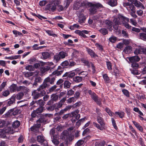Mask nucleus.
<instances>
[{
	"mask_svg": "<svg viewBox=\"0 0 146 146\" xmlns=\"http://www.w3.org/2000/svg\"><path fill=\"white\" fill-rule=\"evenodd\" d=\"M113 21L114 23L113 27L115 30L117 29L118 25H121L122 23L123 25L127 28L129 29L131 27L127 23L129 22V19L121 15H118L117 17L115 18Z\"/></svg>",
	"mask_w": 146,
	"mask_h": 146,
	"instance_id": "1",
	"label": "nucleus"
},
{
	"mask_svg": "<svg viewBox=\"0 0 146 146\" xmlns=\"http://www.w3.org/2000/svg\"><path fill=\"white\" fill-rule=\"evenodd\" d=\"M97 121L100 125L97 123L94 122L93 124L94 126L101 131L105 130L106 128L105 123L103 118L100 116H98Z\"/></svg>",
	"mask_w": 146,
	"mask_h": 146,
	"instance_id": "2",
	"label": "nucleus"
},
{
	"mask_svg": "<svg viewBox=\"0 0 146 146\" xmlns=\"http://www.w3.org/2000/svg\"><path fill=\"white\" fill-rule=\"evenodd\" d=\"M103 7L102 5L99 3H91L89 9L90 15H93L98 13V9Z\"/></svg>",
	"mask_w": 146,
	"mask_h": 146,
	"instance_id": "3",
	"label": "nucleus"
},
{
	"mask_svg": "<svg viewBox=\"0 0 146 146\" xmlns=\"http://www.w3.org/2000/svg\"><path fill=\"white\" fill-rule=\"evenodd\" d=\"M66 53L64 52L61 51L58 54H57L54 55V60L57 62L61 59L64 58L66 56Z\"/></svg>",
	"mask_w": 146,
	"mask_h": 146,
	"instance_id": "4",
	"label": "nucleus"
},
{
	"mask_svg": "<svg viewBox=\"0 0 146 146\" xmlns=\"http://www.w3.org/2000/svg\"><path fill=\"white\" fill-rule=\"evenodd\" d=\"M43 109L42 107L38 108L36 110H34L31 113V116L33 118L36 117H39L41 115V113L43 111Z\"/></svg>",
	"mask_w": 146,
	"mask_h": 146,
	"instance_id": "5",
	"label": "nucleus"
},
{
	"mask_svg": "<svg viewBox=\"0 0 146 146\" xmlns=\"http://www.w3.org/2000/svg\"><path fill=\"white\" fill-rule=\"evenodd\" d=\"M47 84H42L37 89V90L39 92L41 97L44 96L46 94V91L44 89L47 87Z\"/></svg>",
	"mask_w": 146,
	"mask_h": 146,
	"instance_id": "6",
	"label": "nucleus"
},
{
	"mask_svg": "<svg viewBox=\"0 0 146 146\" xmlns=\"http://www.w3.org/2000/svg\"><path fill=\"white\" fill-rule=\"evenodd\" d=\"M45 104V102L43 101L42 99L39 100L37 101H33L30 103V105L31 106H33L36 107V105H37L38 104L40 106L39 108L42 107L44 110V107L43 106Z\"/></svg>",
	"mask_w": 146,
	"mask_h": 146,
	"instance_id": "7",
	"label": "nucleus"
},
{
	"mask_svg": "<svg viewBox=\"0 0 146 146\" xmlns=\"http://www.w3.org/2000/svg\"><path fill=\"white\" fill-rule=\"evenodd\" d=\"M36 139L37 141L40 143L41 145H43L44 146H48L47 141L44 137L42 135L37 136Z\"/></svg>",
	"mask_w": 146,
	"mask_h": 146,
	"instance_id": "8",
	"label": "nucleus"
},
{
	"mask_svg": "<svg viewBox=\"0 0 146 146\" xmlns=\"http://www.w3.org/2000/svg\"><path fill=\"white\" fill-rule=\"evenodd\" d=\"M58 98V95L56 94H52L50 96L51 100L47 102V104L50 105L54 103V102L57 101Z\"/></svg>",
	"mask_w": 146,
	"mask_h": 146,
	"instance_id": "9",
	"label": "nucleus"
},
{
	"mask_svg": "<svg viewBox=\"0 0 146 146\" xmlns=\"http://www.w3.org/2000/svg\"><path fill=\"white\" fill-rule=\"evenodd\" d=\"M75 75V72L73 71H70L66 72L62 76L63 77H67L68 79L72 78Z\"/></svg>",
	"mask_w": 146,
	"mask_h": 146,
	"instance_id": "10",
	"label": "nucleus"
},
{
	"mask_svg": "<svg viewBox=\"0 0 146 146\" xmlns=\"http://www.w3.org/2000/svg\"><path fill=\"white\" fill-rule=\"evenodd\" d=\"M40 117L39 119L37 120V123H42L43 124H45L46 123L47 119L46 117L44 115H42L40 116Z\"/></svg>",
	"mask_w": 146,
	"mask_h": 146,
	"instance_id": "11",
	"label": "nucleus"
},
{
	"mask_svg": "<svg viewBox=\"0 0 146 146\" xmlns=\"http://www.w3.org/2000/svg\"><path fill=\"white\" fill-rule=\"evenodd\" d=\"M86 50L88 54L90 56L91 58H95L96 57H98V55L92 49L88 47H86Z\"/></svg>",
	"mask_w": 146,
	"mask_h": 146,
	"instance_id": "12",
	"label": "nucleus"
},
{
	"mask_svg": "<svg viewBox=\"0 0 146 146\" xmlns=\"http://www.w3.org/2000/svg\"><path fill=\"white\" fill-rule=\"evenodd\" d=\"M15 100L12 96L10 99L8 100L5 102V103L7 104L6 106H11V105L15 103Z\"/></svg>",
	"mask_w": 146,
	"mask_h": 146,
	"instance_id": "13",
	"label": "nucleus"
},
{
	"mask_svg": "<svg viewBox=\"0 0 146 146\" xmlns=\"http://www.w3.org/2000/svg\"><path fill=\"white\" fill-rule=\"evenodd\" d=\"M123 6L125 7L129 11L130 10H133V8H134V6L132 4L129 3L128 2H124Z\"/></svg>",
	"mask_w": 146,
	"mask_h": 146,
	"instance_id": "14",
	"label": "nucleus"
},
{
	"mask_svg": "<svg viewBox=\"0 0 146 146\" xmlns=\"http://www.w3.org/2000/svg\"><path fill=\"white\" fill-rule=\"evenodd\" d=\"M129 60L131 62L134 63L139 61L140 60V58L138 56H135L130 57Z\"/></svg>",
	"mask_w": 146,
	"mask_h": 146,
	"instance_id": "15",
	"label": "nucleus"
},
{
	"mask_svg": "<svg viewBox=\"0 0 146 146\" xmlns=\"http://www.w3.org/2000/svg\"><path fill=\"white\" fill-rule=\"evenodd\" d=\"M62 134V135L61 136V138L62 139L65 140L70 138V134L66 130L63 131Z\"/></svg>",
	"mask_w": 146,
	"mask_h": 146,
	"instance_id": "16",
	"label": "nucleus"
},
{
	"mask_svg": "<svg viewBox=\"0 0 146 146\" xmlns=\"http://www.w3.org/2000/svg\"><path fill=\"white\" fill-rule=\"evenodd\" d=\"M32 96L34 100H36L39 98H40L39 92H37V90H35L32 93Z\"/></svg>",
	"mask_w": 146,
	"mask_h": 146,
	"instance_id": "17",
	"label": "nucleus"
},
{
	"mask_svg": "<svg viewBox=\"0 0 146 146\" xmlns=\"http://www.w3.org/2000/svg\"><path fill=\"white\" fill-rule=\"evenodd\" d=\"M24 95V93L23 92H21L16 94H14L13 96L15 100L16 98L17 100H20L22 98Z\"/></svg>",
	"mask_w": 146,
	"mask_h": 146,
	"instance_id": "18",
	"label": "nucleus"
},
{
	"mask_svg": "<svg viewBox=\"0 0 146 146\" xmlns=\"http://www.w3.org/2000/svg\"><path fill=\"white\" fill-rule=\"evenodd\" d=\"M42 81L41 78L39 76L36 77L35 79L34 82L33 84V86L35 87L36 86L38 85V83H40Z\"/></svg>",
	"mask_w": 146,
	"mask_h": 146,
	"instance_id": "19",
	"label": "nucleus"
},
{
	"mask_svg": "<svg viewBox=\"0 0 146 146\" xmlns=\"http://www.w3.org/2000/svg\"><path fill=\"white\" fill-rule=\"evenodd\" d=\"M91 137L90 135H88L85 137L84 138V139H80L76 143V145L78 146H80L82 145L84 142V139H89Z\"/></svg>",
	"mask_w": 146,
	"mask_h": 146,
	"instance_id": "20",
	"label": "nucleus"
},
{
	"mask_svg": "<svg viewBox=\"0 0 146 146\" xmlns=\"http://www.w3.org/2000/svg\"><path fill=\"white\" fill-rule=\"evenodd\" d=\"M57 6L52 3L51 5H47V8L50 11H54L56 9Z\"/></svg>",
	"mask_w": 146,
	"mask_h": 146,
	"instance_id": "21",
	"label": "nucleus"
},
{
	"mask_svg": "<svg viewBox=\"0 0 146 146\" xmlns=\"http://www.w3.org/2000/svg\"><path fill=\"white\" fill-rule=\"evenodd\" d=\"M105 24L106 25V27L110 31L112 29V22L109 20H106L105 21Z\"/></svg>",
	"mask_w": 146,
	"mask_h": 146,
	"instance_id": "22",
	"label": "nucleus"
},
{
	"mask_svg": "<svg viewBox=\"0 0 146 146\" xmlns=\"http://www.w3.org/2000/svg\"><path fill=\"white\" fill-rule=\"evenodd\" d=\"M105 24L106 25V27L110 31L112 29V22L109 20H106L105 21Z\"/></svg>",
	"mask_w": 146,
	"mask_h": 146,
	"instance_id": "23",
	"label": "nucleus"
},
{
	"mask_svg": "<svg viewBox=\"0 0 146 146\" xmlns=\"http://www.w3.org/2000/svg\"><path fill=\"white\" fill-rule=\"evenodd\" d=\"M132 48L131 46H126L124 48L123 52L125 54H129L131 52Z\"/></svg>",
	"mask_w": 146,
	"mask_h": 146,
	"instance_id": "24",
	"label": "nucleus"
},
{
	"mask_svg": "<svg viewBox=\"0 0 146 146\" xmlns=\"http://www.w3.org/2000/svg\"><path fill=\"white\" fill-rule=\"evenodd\" d=\"M131 42L130 40H123L122 42L119 43L117 46H122V45L129 44L131 45Z\"/></svg>",
	"mask_w": 146,
	"mask_h": 146,
	"instance_id": "25",
	"label": "nucleus"
},
{
	"mask_svg": "<svg viewBox=\"0 0 146 146\" xmlns=\"http://www.w3.org/2000/svg\"><path fill=\"white\" fill-rule=\"evenodd\" d=\"M102 77L105 83H108L110 82L111 80L107 74L103 75Z\"/></svg>",
	"mask_w": 146,
	"mask_h": 146,
	"instance_id": "26",
	"label": "nucleus"
},
{
	"mask_svg": "<svg viewBox=\"0 0 146 146\" xmlns=\"http://www.w3.org/2000/svg\"><path fill=\"white\" fill-rule=\"evenodd\" d=\"M108 4L111 7H115L117 4V0H110L108 2Z\"/></svg>",
	"mask_w": 146,
	"mask_h": 146,
	"instance_id": "27",
	"label": "nucleus"
},
{
	"mask_svg": "<svg viewBox=\"0 0 146 146\" xmlns=\"http://www.w3.org/2000/svg\"><path fill=\"white\" fill-rule=\"evenodd\" d=\"M64 71V70H62L60 71H58V70H56L54 71L52 73V74L54 75V77H56V76H58L60 75Z\"/></svg>",
	"mask_w": 146,
	"mask_h": 146,
	"instance_id": "28",
	"label": "nucleus"
},
{
	"mask_svg": "<svg viewBox=\"0 0 146 146\" xmlns=\"http://www.w3.org/2000/svg\"><path fill=\"white\" fill-rule=\"evenodd\" d=\"M133 4H134L137 7H141L143 9H145V7L143 4L140 1H137V0Z\"/></svg>",
	"mask_w": 146,
	"mask_h": 146,
	"instance_id": "29",
	"label": "nucleus"
},
{
	"mask_svg": "<svg viewBox=\"0 0 146 146\" xmlns=\"http://www.w3.org/2000/svg\"><path fill=\"white\" fill-rule=\"evenodd\" d=\"M115 116L117 117V116L116 115H117L119 116V117L121 118H122L125 117V113L121 111V112H119L116 111L115 112Z\"/></svg>",
	"mask_w": 146,
	"mask_h": 146,
	"instance_id": "30",
	"label": "nucleus"
},
{
	"mask_svg": "<svg viewBox=\"0 0 146 146\" xmlns=\"http://www.w3.org/2000/svg\"><path fill=\"white\" fill-rule=\"evenodd\" d=\"M50 69V67L49 66H46L40 68V71L42 73H44L45 72L49 70Z\"/></svg>",
	"mask_w": 146,
	"mask_h": 146,
	"instance_id": "31",
	"label": "nucleus"
},
{
	"mask_svg": "<svg viewBox=\"0 0 146 146\" xmlns=\"http://www.w3.org/2000/svg\"><path fill=\"white\" fill-rule=\"evenodd\" d=\"M20 124V122L18 120H16L13 122L12 124V127L14 128H17L19 127Z\"/></svg>",
	"mask_w": 146,
	"mask_h": 146,
	"instance_id": "32",
	"label": "nucleus"
},
{
	"mask_svg": "<svg viewBox=\"0 0 146 146\" xmlns=\"http://www.w3.org/2000/svg\"><path fill=\"white\" fill-rule=\"evenodd\" d=\"M63 85H64V88L67 89L70 87L71 85V83L68 81L66 80L64 81Z\"/></svg>",
	"mask_w": 146,
	"mask_h": 146,
	"instance_id": "33",
	"label": "nucleus"
},
{
	"mask_svg": "<svg viewBox=\"0 0 146 146\" xmlns=\"http://www.w3.org/2000/svg\"><path fill=\"white\" fill-rule=\"evenodd\" d=\"M13 109H11L9 110L5 115V117H8L13 115Z\"/></svg>",
	"mask_w": 146,
	"mask_h": 146,
	"instance_id": "34",
	"label": "nucleus"
},
{
	"mask_svg": "<svg viewBox=\"0 0 146 146\" xmlns=\"http://www.w3.org/2000/svg\"><path fill=\"white\" fill-rule=\"evenodd\" d=\"M73 81L76 82H79L82 81V77L79 76H76L73 78Z\"/></svg>",
	"mask_w": 146,
	"mask_h": 146,
	"instance_id": "35",
	"label": "nucleus"
},
{
	"mask_svg": "<svg viewBox=\"0 0 146 146\" xmlns=\"http://www.w3.org/2000/svg\"><path fill=\"white\" fill-rule=\"evenodd\" d=\"M42 58L44 59L48 58L50 56V54L48 52H43L42 53Z\"/></svg>",
	"mask_w": 146,
	"mask_h": 146,
	"instance_id": "36",
	"label": "nucleus"
},
{
	"mask_svg": "<svg viewBox=\"0 0 146 146\" xmlns=\"http://www.w3.org/2000/svg\"><path fill=\"white\" fill-rule=\"evenodd\" d=\"M12 109H13V110H12L13 113H13V115L14 116L17 115L20 113V110L17 108H12Z\"/></svg>",
	"mask_w": 146,
	"mask_h": 146,
	"instance_id": "37",
	"label": "nucleus"
},
{
	"mask_svg": "<svg viewBox=\"0 0 146 146\" xmlns=\"http://www.w3.org/2000/svg\"><path fill=\"white\" fill-rule=\"evenodd\" d=\"M46 32L50 36H52L53 37L57 36V35L54 33V32L52 31L51 30H46Z\"/></svg>",
	"mask_w": 146,
	"mask_h": 146,
	"instance_id": "38",
	"label": "nucleus"
},
{
	"mask_svg": "<svg viewBox=\"0 0 146 146\" xmlns=\"http://www.w3.org/2000/svg\"><path fill=\"white\" fill-rule=\"evenodd\" d=\"M105 111L110 116H112L113 115H115V113L112 112L110 109L108 108H106L105 109Z\"/></svg>",
	"mask_w": 146,
	"mask_h": 146,
	"instance_id": "39",
	"label": "nucleus"
},
{
	"mask_svg": "<svg viewBox=\"0 0 146 146\" xmlns=\"http://www.w3.org/2000/svg\"><path fill=\"white\" fill-rule=\"evenodd\" d=\"M54 104H55L56 105V111H58L59 108H61L63 105L59 102H58V103Z\"/></svg>",
	"mask_w": 146,
	"mask_h": 146,
	"instance_id": "40",
	"label": "nucleus"
},
{
	"mask_svg": "<svg viewBox=\"0 0 146 146\" xmlns=\"http://www.w3.org/2000/svg\"><path fill=\"white\" fill-rule=\"evenodd\" d=\"M68 67L69 68H71L74 66L76 64V63L74 61H72V59H70L69 60Z\"/></svg>",
	"mask_w": 146,
	"mask_h": 146,
	"instance_id": "41",
	"label": "nucleus"
},
{
	"mask_svg": "<svg viewBox=\"0 0 146 146\" xmlns=\"http://www.w3.org/2000/svg\"><path fill=\"white\" fill-rule=\"evenodd\" d=\"M55 104H53L47 108V110L49 111H52L54 110H56Z\"/></svg>",
	"mask_w": 146,
	"mask_h": 146,
	"instance_id": "42",
	"label": "nucleus"
},
{
	"mask_svg": "<svg viewBox=\"0 0 146 146\" xmlns=\"http://www.w3.org/2000/svg\"><path fill=\"white\" fill-rule=\"evenodd\" d=\"M139 38L143 40L146 41V34L144 33H140Z\"/></svg>",
	"mask_w": 146,
	"mask_h": 146,
	"instance_id": "43",
	"label": "nucleus"
},
{
	"mask_svg": "<svg viewBox=\"0 0 146 146\" xmlns=\"http://www.w3.org/2000/svg\"><path fill=\"white\" fill-rule=\"evenodd\" d=\"M79 55V51L76 50H74L72 53V57L73 58H77Z\"/></svg>",
	"mask_w": 146,
	"mask_h": 146,
	"instance_id": "44",
	"label": "nucleus"
},
{
	"mask_svg": "<svg viewBox=\"0 0 146 146\" xmlns=\"http://www.w3.org/2000/svg\"><path fill=\"white\" fill-rule=\"evenodd\" d=\"M141 48H136L134 51V53L135 54L137 55L138 54H142V50H141Z\"/></svg>",
	"mask_w": 146,
	"mask_h": 146,
	"instance_id": "45",
	"label": "nucleus"
},
{
	"mask_svg": "<svg viewBox=\"0 0 146 146\" xmlns=\"http://www.w3.org/2000/svg\"><path fill=\"white\" fill-rule=\"evenodd\" d=\"M25 68L26 70L30 71L35 70V68H34V66L31 65H28L26 66Z\"/></svg>",
	"mask_w": 146,
	"mask_h": 146,
	"instance_id": "46",
	"label": "nucleus"
},
{
	"mask_svg": "<svg viewBox=\"0 0 146 146\" xmlns=\"http://www.w3.org/2000/svg\"><path fill=\"white\" fill-rule=\"evenodd\" d=\"M69 62L68 60H65L61 64V65L63 68H66V66H68Z\"/></svg>",
	"mask_w": 146,
	"mask_h": 146,
	"instance_id": "47",
	"label": "nucleus"
},
{
	"mask_svg": "<svg viewBox=\"0 0 146 146\" xmlns=\"http://www.w3.org/2000/svg\"><path fill=\"white\" fill-rule=\"evenodd\" d=\"M50 77H48L47 78H46V79H45L44 80V82H43L42 84H47V87H48V86L50 85V84L49 83H48V82H50Z\"/></svg>",
	"mask_w": 146,
	"mask_h": 146,
	"instance_id": "48",
	"label": "nucleus"
},
{
	"mask_svg": "<svg viewBox=\"0 0 146 146\" xmlns=\"http://www.w3.org/2000/svg\"><path fill=\"white\" fill-rule=\"evenodd\" d=\"M111 121H112V125L113 127L116 130L118 128L116 124L115 121L114 119L113 118H111Z\"/></svg>",
	"mask_w": 146,
	"mask_h": 146,
	"instance_id": "49",
	"label": "nucleus"
},
{
	"mask_svg": "<svg viewBox=\"0 0 146 146\" xmlns=\"http://www.w3.org/2000/svg\"><path fill=\"white\" fill-rule=\"evenodd\" d=\"M122 91L124 94L127 97H129V94L128 90L124 89L122 90Z\"/></svg>",
	"mask_w": 146,
	"mask_h": 146,
	"instance_id": "50",
	"label": "nucleus"
},
{
	"mask_svg": "<svg viewBox=\"0 0 146 146\" xmlns=\"http://www.w3.org/2000/svg\"><path fill=\"white\" fill-rule=\"evenodd\" d=\"M85 120V118H83L79 120L76 122V125L78 126H79L81 124V123L82 122H83Z\"/></svg>",
	"mask_w": 146,
	"mask_h": 146,
	"instance_id": "51",
	"label": "nucleus"
},
{
	"mask_svg": "<svg viewBox=\"0 0 146 146\" xmlns=\"http://www.w3.org/2000/svg\"><path fill=\"white\" fill-rule=\"evenodd\" d=\"M99 31L103 35H106L108 33V31L106 29H101Z\"/></svg>",
	"mask_w": 146,
	"mask_h": 146,
	"instance_id": "52",
	"label": "nucleus"
},
{
	"mask_svg": "<svg viewBox=\"0 0 146 146\" xmlns=\"http://www.w3.org/2000/svg\"><path fill=\"white\" fill-rule=\"evenodd\" d=\"M85 20V17L83 15H82L79 17V20L78 22L80 23H82L84 22Z\"/></svg>",
	"mask_w": 146,
	"mask_h": 146,
	"instance_id": "53",
	"label": "nucleus"
},
{
	"mask_svg": "<svg viewBox=\"0 0 146 146\" xmlns=\"http://www.w3.org/2000/svg\"><path fill=\"white\" fill-rule=\"evenodd\" d=\"M133 10H130L132 12L130 13V15L131 16L134 18H136L137 16L135 14V7L133 8Z\"/></svg>",
	"mask_w": 146,
	"mask_h": 146,
	"instance_id": "54",
	"label": "nucleus"
},
{
	"mask_svg": "<svg viewBox=\"0 0 146 146\" xmlns=\"http://www.w3.org/2000/svg\"><path fill=\"white\" fill-rule=\"evenodd\" d=\"M37 46H32L31 49L33 50H38L39 49H42L44 47L46 46H39L37 47Z\"/></svg>",
	"mask_w": 146,
	"mask_h": 146,
	"instance_id": "55",
	"label": "nucleus"
},
{
	"mask_svg": "<svg viewBox=\"0 0 146 146\" xmlns=\"http://www.w3.org/2000/svg\"><path fill=\"white\" fill-rule=\"evenodd\" d=\"M106 65L108 69L109 70H111L112 69V64L111 62L110 61L107 62Z\"/></svg>",
	"mask_w": 146,
	"mask_h": 146,
	"instance_id": "56",
	"label": "nucleus"
},
{
	"mask_svg": "<svg viewBox=\"0 0 146 146\" xmlns=\"http://www.w3.org/2000/svg\"><path fill=\"white\" fill-rule=\"evenodd\" d=\"M80 6V4L79 3H75L74 5V8L76 10L78 9Z\"/></svg>",
	"mask_w": 146,
	"mask_h": 146,
	"instance_id": "57",
	"label": "nucleus"
},
{
	"mask_svg": "<svg viewBox=\"0 0 146 146\" xmlns=\"http://www.w3.org/2000/svg\"><path fill=\"white\" fill-rule=\"evenodd\" d=\"M17 85L15 84H13L10 87V90L11 91L14 92L17 89Z\"/></svg>",
	"mask_w": 146,
	"mask_h": 146,
	"instance_id": "58",
	"label": "nucleus"
},
{
	"mask_svg": "<svg viewBox=\"0 0 146 146\" xmlns=\"http://www.w3.org/2000/svg\"><path fill=\"white\" fill-rule=\"evenodd\" d=\"M10 94V92L8 90H6L2 92V95L5 97L8 96Z\"/></svg>",
	"mask_w": 146,
	"mask_h": 146,
	"instance_id": "59",
	"label": "nucleus"
},
{
	"mask_svg": "<svg viewBox=\"0 0 146 146\" xmlns=\"http://www.w3.org/2000/svg\"><path fill=\"white\" fill-rule=\"evenodd\" d=\"M64 81V80L62 79H60L57 81L56 84L57 85H62L63 86V83Z\"/></svg>",
	"mask_w": 146,
	"mask_h": 146,
	"instance_id": "60",
	"label": "nucleus"
},
{
	"mask_svg": "<svg viewBox=\"0 0 146 146\" xmlns=\"http://www.w3.org/2000/svg\"><path fill=\"white\" fill-rule=\"evenodd\" d=\"M91 97L92 99L95 102L98 99V97L96 93H94V95H92Z\"/></svg>",
	"mask_w": 146,
	"mask_h": 146,
	"instance_id": "61",
	"label": "nucleus"
},
{
	"mask_svg": "<svg viewBox=\"0 0 146 146\" xmlns=\"http://www.w3.org/2000/svg\"><path fill=\"white\" fill-rule=\"evenodd\" d=\"M138 141L141 146H145L143 139L141 137L139 138Z\"/></svg>",
	"mask_w": 146,
	"mask_h": 146,
	"instance_id": "62",
	"label": "nucleus"
},
{
	"mask_svg": "<svg viewBox=\"0 0 146 146\" xmlns=\"http://www.w3.org/2000/svg\"><path fill=\"white\" fill-rule=\"evenodd\" d=\"M110 41L111 42L114 43L116 40V38L114 36H112L109 38Z\"/></svg>",
	"mask_w": 146,
	"mask_h": 146,
	"instance_id": "63",
	"label": "nucleus"
},
{
	"mask_svg": "<svg viewBox=\"0 0 146 146\" xmlns=\"http://www.w3.org/2000/svg\"><path fill=\"white\" fill-rule=\"evenodd\" d=\"M129 128L131 130L132 133H134L135 135L137 136V134L135 130L133 129V126L131 125H129Z\"/></svg>",
	"mask_w": 146,
	"mask_h": 146,
	"instance_id": "64",
	"label": "nucleus"
}]
</instances>
